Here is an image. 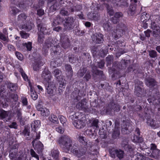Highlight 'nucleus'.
<instances>
[{
  "label": "nucleus",
  "instance_id": "nucleus-50",
  "mask_svg": "<svg viewBox=\"0 0 160 160\" xmlns=\"http://www.w3.org/2000/svg\"><path fill=\"white\" fill-rule=\"evenodd\" d=\"M135 160H145L146 157L144 156L141 153L137 152L135 155Z\"/></svg>",
  "mask_w": 160,
  "mask_h": 160
},
{
  "label": "nucleus",
  "instance_id": "nucleus-14",
  "mask_svg": "<svg viewBox=\"0 0 160 160\" xmlns=\"http://www.w3.org/2000/svg\"><path fill=\"white\" fill-rule=\"evenodd\" d=\"M32 144L35 150L38 153L42 152L43 149V144L39 141L34 139L32 142Z\"/></svg>",
  "mask_w": 160,
  "mask_h": 160
},
{
  "label": "nucleus",
  "instance_id": "nucleus-53",
  "mask_svg": "<svg viewBox=\"0 0 160 160\" xmlns=\"http://www.w3.org/2000/svg\"><path fill=\"white\" fill-rule=\"evenodd\" d=\"M149 16V14H147V13H146L145 15L144 14L142 15L141 17V20L143 22H147L149 20V18H148V16Z\"/></svg>",
  "mask_w": 160,
  "mask_h": 160
},
{
  "label": "nucleus",
  "instance_id": "nucleus-51",
  "mask_svg": "<svg viewBox=\"0 0 160 160\" xmlns=\"http://www.w3.org/2000/svg\"><path fill=\"white\" fill-rule=\"evenodd\" d=\"M113 59L112 56L109 55L106 58L107 66L111 65Z\"/></svg>",
  "mask_w": 160,
  "mask_h": 160
},
{
  "label": "nucleus",
  "instance_id": "nucleus-26",
  "mask_svg": "<svg viewBox=\"0 0 160 160\" xmlns=\"http://www.w3.org/2000/svg\"><path fill=\"white\" fill-rule=\"evenodd\" d=\"M99 122V121L98 119H94L92 120L91 122V127L93 129L96 130L97 131L98 128H99L98 125Z\"/></svg>",
  "mask_w": 160,
  "mask_h": 160
},
{
  "label": "nucleus",
  "instance_id": "nucleus-41",
  "mask_svg": "<svg viewBox=\"0 0 160 160\" xmlns=\"http://www.w3.org/2000/svg\"><path fill=\"white\" fill-rule=\"evenodd\" d=\"M133 141L135 142L141 143L143 141V139L139 136L134 135L132 139Z\"/></svg>",
  "mask_w": 160,
  "mask_h": 160
},
{
  "label": "nucleus",
  "instance_id": "nucleus-6",
  "mask_svg": "<svg viewBox=\"0 0 160 160\" xmlns=\"http://www.w3.org/2000/svg\"><path fill=\"white\" fill-rule=\"evenodd\" d=\"M109 151L110 156L112 158H115L116 157H117L121 160L124 158V152L121 149L112 148L109 149Z\"/></svg>",
  "mask_w": 160,
  "mask_h": 160
},
{
  "label": "nucleus",
  "instance_id": "nucleus-44",
  "mask_svg": "<svg viewBox=\"0 0 160 160\" xmlns=\"http://www.w3.org/2000/svg\"><path fill=\"white\" fill-rule=\"evenodd\" d=\"M96 130L92 128L91 129H88L86 131L87 134L89 136L90 138H92L96 135Z\"/></svg>",
  "mask_w": 160,
  "mask_h": 160
},
{
  "label": "nucleus",
  "instance_id": "nucleus-32",
  "mask_svg": "<svg viewBox=\"0 0 160 160\" xmlns=\"http://www.w3.org/2000/svg\"><path fill=\"white\" fill-rule=\"evenodd\" d=\"M130 61L129 60L122 59L119 64L120 66L122 67V69H125L127 67Z\"/></svg>",
  "mask_w": 160,
  "mask_h": 160
},
{
  "label": "nucleus",
  "instance_id": "nucleus-30",
  "mask_svg": "<svg viewBox=\"0 0 160 160\" xmlns=\"http://www.w3.org/2000/svg\"><path fill=\"white\" fill-rule=\"evenodd\" d=\"M22 134L25 137V139L28 140L31 138V137L30 136V130L28 128H24L22 132Z\"/></svg>",
  "mask_w": 160,
  "mask_h": 160
},
{
  "label": "nucleus",
  "instance_id": "nucleus-8",
  "mask_svg": "<svg viewBox=\"0 0 160 160\" xmlns=\"http://www.w3.org/2000/svg\"><path fill=\"white\" fill-rule=\"evenodd\" d=\"M87 103V99L84 98L76 104V108L79 110H83L86 112H91V110L88 108Z\"/></svg>",
  "mask_w": 160,
  "mask_h": 160
},
{
  "label": "nucleus",
  "instance_id": "nucleus-24",
  "mask_svg": "<svg viewBox=\"0 0 160 160\" xmlns=\"http://www.w3.org/2000/svg\"><path fill=\"white\" fill-rule=\"evenodd\" d=\"M43 65L40 59H36L33 64V70H39L40 67Z\"/></svg>",
  "mask_w": 160,
  "mask_h": 160
},
{
  "label": "nucleus",
  "instance_id": "nucleus-64",
  "mask_svg": "<svg viewBox=\"0 0 160 160\" xmlns=\"http://www.w3.org/2000/svg\"><path fill=\"white\" fill-rule=\"evenodd\" d=\"M9 127L10 128H13L15 129H18V125L16 122H13L10 125H8Z\"/></svg>",
  "mask_w": 160,
  "mask_h": 160
},
{
  "label": "nucleus",
  "instance_id": "nucleus-3",
  "mask_svg": "<svg viewBox=\"0 0 160 160\" xmlns=\"http://www.w3.org/2000/svg\"><path fill=\"white\" fill-rule=\"evenodd\" d=\"M37 27L39 32L38 33V42L42 44L43 41L44 35L51 34L52 32L49 29H47L44 27L43 23L38 19L37 20Z\"/></svg>",
  "mask_w": 160,
  "mask_h": 160
},
{
  "label": "nucleus",
  "instance_id": "nucleus-16",
  "mask_svg": "<svg viewBox=\"0 0 160 160\" xmlns=\"http://www.w3.org/2000/svg\"><path fill=\"white\" fill-rule=\"evenodd\" d=\"M74 126L77 128H83L85 126V121L82 119H78L74 121L73 122Z\"/></svg>",
  "mask_w": 160,
  "mask_h": 160
},
{
  "label": "nucleus",
  "instance_id": "nucleus-34",
  "mask_svg": "<svg viewBox=\"0 0 160 160\" xmlns=\"http://www.w3.org/2000/svg\"><path fill=\"white\" fill-rule=\"evenodd\" d=\"M68 58L69 62L72 63H74L78 60V56L72 54L68 55Z\"/></svg>",
  "mask_w": 160,
  "mask_h": 160
},
{
  "label": "nucleus",
  "instance_id": "nucleus-54",
  "mask_svg": "<svg viewBox=\"0 0 160 160\" xmlns=\"http://www.w3.org/2000/svg\"><path fill=\"white\" fill-rule=\"evenodd\" d=\"M112 74V78H119L120 77V76L119 75V71H111Z\"/></svg>",
  "mask_w": 160,
  "mask_h": 160
},
{
  "label": "nucleus",
  "instance_id": "nucleus-18",
  "mask_svg": "<svg viewBox=\"0 0 160 160\" xmlns=\"http://www.w3.org/2000/svg\"><path fill=\"white\" fill-rule=\"evenodd\" d=\"M143 90L139 86L135 87L134 94L138 97L141 98L142 97L146 96V95L143 94Z\"/></svg>",
  "mask_w": 160,
  "mask_h": 160
},
{
  "label": "nucleus",
  "instance_id": "nucleus-58",
  "mask_svg": "<svg viewBox=\"0 0 160 160\" xmlns=\"http://www.w3.org/2000/svg\"><path fill=\"white\" fill-rule=\"evenodd\" d=\"M97 100H95L93 102H91L90 105L91 107V108L90 109H92V110H94V109H93V108L92 107H93L95 108H98L99 106L98 105V104L97 103ZM91 110V109H90Z\"/></svg>",
  "mask_w": 160,
  "mask_h": 160
},
{
  "label": "nucleus",
  "instance_id": "nucleus-39",
  "mask_svg": "<svg viewBox=\"0 0 160 160\" xmlns=\"http://www.w3.org/2000/svg\"><path fill=\"white\" fill-rule=\"evenodd\" d=\"M8 115V112L2 109L0 112V119L4 120Z\"/></svg>",
  "mask_w": 160,
  "mask_h": 160
},
{
  "label": "nucleus",
  "instance_id": "nucleus-29",
  "mask_svg": "<svg viewBox=\"0 0 160 160\" xmlns=\"http://www.w3.org/2000/svg\"><path fill=\"white\" fill-rule=\"evenodd\" d=\"M123 31L122 29L121 31L117 29L116 30L115 32L114 31V33H112V35L114 36V38L115 40H117L119 38H120L123 34Z\"/></svg>",
  "mask_w": 160,
  "mask_h": 160
},
{
  "label": "nucleus",
  "instance_id": "nucleus-28",
  "mask_svg": "<svg viewBox=\"0 0 160 160\" xmlns=\"http://www.w3.org/2000/svg\"><path fill=\"white\" fill-rule=\"evenodd\" d=\"M59 152L57 149L53 148L51 151V155L55 160H58Z\"/></svg>",
  "mask_w": 160,
  "mask_h": 160
},
{
  "label": "nucleus",
  "instance_id": "nucleus-21",
  "mask_svg": "<svg viewBox=\"0 0 160 160\" xmlns=\"http://www.w3.org/2000/svg\"><path fill=\"white\" fill-rule=\"evenodd\" d=\"M28 16L24 13L19 14L17 18V21L19 23H24L26 21Z\"/></svg>",
  "mask_w": 160,
  "mask_h": 160
},
{
  "label": "nucleus",
  "instance_id": "nucleus-48",
  "mask_svg": "<svg viewBox=\"0 0 160 160\" xmlns=\"http://www.w3.org/2000/svg\"><path fill=\"white\" fill-rule=\"evenodd\" d=\"M49 120L54 123H57L58 122V119L56 115L51 114L48 118Z\"/></svg>",
  "mask_w": 160,
  "mask_h": 160
},
{
  "label": "nucleus",
  "instance_id": "nucleus-61",
  "mask_svg": "<svg viewBox=\"0 0 160 160\" xmlns=\"http://www.w3.org/2000/svg\"><path fill=\"white\" fill-rule=\"evenodd\" d=\"M100 17L99 13H93L92 14V18L93 20L98 21V20L99 19Z\"/></svg>",
  "mask_w": 160,
  "mask_h": 160
},
{
  "label": "nucleus",
  "instance_id": "nucleus-25",
  "mask_svg": "<svg viewBox=\"0 0 160 160\" xmlns=\"http://www.w3.org/2000/svg\"><path fill=\"white\" fill-rule=\"evenodd\" d=\"M40 126V121L39 120L34 121L31 124L32 129L34 131H37Z\"/></svg>",
  "mask_w": 160,
  "mask_h": 160
},
{
  "label": "nucleus",
  "instance_id": "nucleus-37",
  "mask_svg": "<svg viewBox=\"0 0 160 160\" xmlns=\"http://www.w3.org/2000/svg\"><path fill=\"white\" fill-rule=\"evenodd\" d=\"M78 139L79 142L84 146H86L88 144V141L85 137L79 135Z\"/></svg>",
  "mask_w": 160,
  "mask_h": 160
},
{
  "label": "nucleus",
  "instance_id": "nucleus-35",
  "mask_svg": "<svg viewBox=\"0 0 160 160\" xmlns=\"http://www.w3.org/2000/svg\"><path fill=\"white\" fill-rule=\"evenodd\" d=\"M7 88L12 92L16 91L18 88L17 85L16 84L10 82L8 83Z\"/></svg>",
  "mask_w": 160,
  "mask_h": 160
},
{
  "label": "nucleus",
  "instance_id": "nucleus-36",
  "mask_svg": "<svg viewBox=\"0 0 160 160\" xmlns=\"http://www.w3.org/2000/svg\"><path fill=\"white\" fill-rule=\"evenodd\" d=\"M119 128L115 126L114 129L112 132V137L114 139H116L119 136Z\"/></svg>",
  "mask_w": 160,
  "mask_h": 160
},
{
  "label": "nucleus",
  "instance_id": "nucleus-46",
  "mask_svg": "<svg viewBox=\"0 0 160 160\" xmlns=\"http://www.w3.org/2000/svg\"><path fill=\"white\" fill-rule=\"evenodd\" d=\"M110 46L109 45H108L107 46H105V49H102L101 50L100 53H102L100 55L101 57H103L106 55L107 52L108 51L109 47Z\"/></svg>",
  "mask_w": 160,
  "mask_h": 160
},
{
  "label": "nucleus",
  "instance_id": "nucleus-60",
  "mask_svg": "<svg viewBox=\"0 0 160 160\" xmlns=\"http://www.w3.org/2000/svg\"><path fill=\"white\" fill-rule=\"evenodd\" d=\"M27 154L25 153H22L17 158L16 160H26Z\"/></svg>",
  "mask_w": 160,
  "mask_h": 160
},
{
  "label": "nucleus",
  "instance_id": "nucleus-31",
  "mask_svg": "<svg viewBox=\"0 0 160 160\" xmlns=\"http://www.w3.org/2000/svg\"><path fill=\"white\" fill-rule=\"evenodd\" d=\"M136 5L135 4H131L130 6L128 11V14L131 15H133L135 12Z\"/></svg>",
  "mask_w": 160,
  "mask_h": 160
},
{
  "label": "nucleus",
  "instance_id": "nucleus-27",
  "mask_svg": "<svg viewBox=\"0 0 160 160\" xmlns=\"http://www.w3.org/2000/svg\"><path fill=\"white\" fill-rule=\"evenodd\" d=\"M146 84L148 86L153 87L156 85V82L154 79L149 78L146 79Z\"/></svg>",
  "mask_w": 160,
  "mask_h": 160
},
{
  "label": "nucleus",
  "instance_id": "nucleus-59",
  "mask_svg": "<svg viewBox=\"0 0 160 160\" xmlns=\"http://www.w3.org/2000/svg\"><path fill=\"white\" fill-rule=\"evenodd\" d=\"M31 96L32 98L34 100H36L38 98V95L36 93V92H34L33 91L32 89V88H31Z\"/></svg>",
  "mask_w": 160,
  "mask_h": 160
},
{
  "label": "nucleus",
  "instance_id": "nucleus-63",
  "mask_svg": "<svg viewBox=\"0 0 160 160\" xmlns=\"http://www.w3.org/2000/svg\"><path fill=\"white\" fill-rule=\"evenodd\" d=\"M24 46L26 47L28 51H30L32 48V43L31 42H29L28 43H25Z\"/></svg>",
  "mask_w": 160,
  "mask_h": 160
},
{
  "label": "nucleus",
  "instance_id": "nucleus-7",
  "mask_svg": "<svg viewBox=\"0 0 160 160\" xmlns=\"http://www.w3.org/2000/svg\"><path fill=\"white\" fill-rule=\"evenodd\" d=\"M60 43L62 47L64 49L69 48L70 42L68 36L65 33H62L60 35Z\"/></svg>",
  "mask_w": 160,
  "mask_h": 160
},
{
  "label": "nucleus",
  "instance_id": "nucleus-45",
  "mask_svg": "<svg viewBox=\"0 0 160 160\" xmlns=\"http://www.w3.org/2000/svg\"><path fill=\"white\" fill-rule=\"evenodd\" d=\"M18 106H16L15 107V110L16 111V113L17 114V116L18 118L22 117V109L21 108H18Z\"/></svg>",
  "mask_w": 160,
  "mask_h": 160
},
{
  "label": "nucleus",
  "instance_id": "nucleus-20",
  "mask_svg": "<svg viewBox=\"0 0 160 160\" xmlns=\"http://www.w3.org/2000/svg\"><path fill=\"white\" fill-rule=\"evenodd\" d=\"M42 77L46 82L50 81L52 77L51 73L49 71H43L42 73Z\"/></svg>",
  "mask_w": 160,
  "mask_h": 160
},
{
  "label": "nucleus",
  "instance_id": "nucleus-17",
  "mask_svg": "<svg viewBox=\"0 0 160 160\" xmlns=\"http://www.w3.org/2000/svg\"><path fill=\"white\" fill-rule=\"evenodd\" d=\"M9 100L13 106L18 100V96L16 94L11 93L9 95Z\"/></svg>",
  "mask_w": 160,
  "mask_h": 160
},
{
  "label": "nucleus",
  "instance_id": "nucleus-19",
  "mask_svg": "<svg viewBox=\"0 0 160 160\" xmlns=\"http://www.w3.org/2000/svg\"><path fill=\"white\" fill-rule=\"evenodd\" d=\"M46 89L47 90V93L49 94H52L53 93L54 86L52 84L50 85V81L44 82Z\"/></svg>",
  "mask_w": 160,
  "mask_h": 160
},
{
  "label": "nucleus",
  "instance_id": "nucleus-23",
  "mask_svg": "<svg viewBox=\"0 0 160 160\" xmlns=\"http://www.w3.org/2000/svg\"><path fill=\"white\" fill-rule=\"evenodd\" d=\"M147 123L153 129L158 128L159 127V125L156 123L155 120L152 119H148L147 120Z\"/></svg>",
  "mask_w": 160,
  "mask_h": 160
},
{
  "label": "nucleus",
  "instance_id": "nucleus-5",
  "mask_svg": "<svg viewBox=\"0 0 160 160\" xmlns=\"http://www.w3.org/2000/svg\"><path fill=\"white\" fill-rule=\"evenodd\" d=\"M123 113L121 114L122 116V124L121 128L122 132L124 133H128L132 131L133 129V126L132 124L129 122H126L125 116V115H122Z\"/></svg>",
  "mask_w": 160,
  "mask_h": 160
},
{
  "label": "nucleus",
  "instance_id": "nucleus-43",
  "mask_svg": "<svg viewBox=\"0 0 160 160\" xmlns=\"http://www.w3.org/2000/svg\"><path fill=\"white\" fill-rule=\"evenodd\" d=\"M41 114L43 116H47L50 114V112L48 109L45 107H43V108L41 109Z\"/></svg>",
  "mask_w": 160,
  "mask_h": 160
},
{
  "label": "nucleus",
  "instance_id": "nucleus-1",
  "mask_svg": "<svg viewBox=\"0 0 160 160\" xmlns=\"http://www.w3.org/2000/svg\"><path fill=\"white\" fill-rule=\"evenodd\" d=\"M53 42V39L50 37L48 38L45 41V43L47 46L48 48H49L50 47H52L51 49V55L53 57H55V58H57L58 56V58H60L63 55L62 50L61 47L59 45L52 46V44Z\"/></svg>",
  "mask_w": 160,
  "mask_h": 160
},
{
  "label": "nucleus",
  "instance_id": "nucleus-55",
  "mask_svg": "<svg viewBox=\"0 0 160 160\" xmlns=\"http://www.w3.org/2000/svg\"><path fill=\"white\" fill-rule=\"evenodd\" d=\"M150 57L152 58H155L157 56V52L154 50H152L149 52Z\"/></svg>",
  "mask_w": 160,
  "mask_h": 160
},
{
  "label": "nucleus",
  "instance_id": "nucleus-22",
  "mask_svg": "<svg viewBox=\"0 0 160 160\" xmlns=\"http://www.w3.org/2000/svg\"><path fill=\"white\" fill-rule=\"evenodd\" d=\"M128 0H119L116 3L117 6L121 8H127L129 6Z\"/></svg>",
  "mask_w": 160,
  "mask_h": 160
},
{
  "label": "nucleus",
  "instance_id": "nucleus-9",
  "mask_svg": "<svg viewBox=\"0 0 160 160\" xmlns=\"http://www.w3.org/2000/svg\"><path fill=\"white\" fill-rule=\"evenodd\" d=\"M12 3L18 7L22 10H25L28 5L26 3V0H11Z\"/></svg>",
  "mask_w": 160,
  "mask_h": 160
},
{
  "label": "nucleus",
  "instance_id": "nucleus-13",
  "mask_svg": "<svg viewBox=\"0 0 160 160\" xmlns=\"http://www.w3.org/2000/svg\"><path fill=\"white\" fill-rule=\"evenodd\" d=\"M128 139L126 138H123L121 142V147L125 151L130 152L133 151L134 148L131 145L128 144Z\"/></svg>",
  "mask_w": 160,
  "mask_h": 160
},
{
  "label": "nucleus",
  "instance_id": "nucleus-40",
  "mask_svg": "<svg viewBox=\"0 0 160 160\" xmlns=\"http://www.w3.org/2000/svg\"><path fill=\"white\" fill-rule=\"evenodd\" d=\"M18 152H14L12 150L9 151V157L10 159L12 160H16L17 155Z\"/></svg>",
  "mask_w": 160,
  "mask_h": 160
},
{
  "label": "nucleus",
  "instance_id": "nucleus-33",
  "mask_svg": "<svg viewBox=\"0 0 160 160\" xmlns=\"http://www.w3.org/2000/svg\"><path fill=\"white\" fill-rule=\"evenodd\" d=\"M57 80L58 83L59 85L58 88L59 89L62 90L63 89H64L65 87L66 83L64 82L65 80L63 79L62 78H58V79H57Z\"/></svg>",
  "mask_w": 160,
  "mask_h": 160
},
{
  "label": "nucleus",
  "instance_id": "nucleus-2",
  "mask_svg": "<svg viewBox=\"0 0 160 160\" xmlns=\"http://www.w3.org/2000/svg\"><path fill=\"white\" fill-rule=\"evenodd\" d=\"M60 147L66 152H68L72 147V142L71 138L67 135H62L58 140Z\"/></svg>",
  "mask_w": 160,
  "mask_h": 160
},
{
  "label": "nucleus",
  "instance_id": "nucleus-10",
  "mask_svg": "<svg viewBox=\"0 0 160 160\" xmlns=\"http://www.w3.org/2000/svg\"><path fill=\"white\" fill-rule=\"evenodd\" d=\"M120 110L119 105L117 103L111 101L110 102L106 109V112H109L113 111L114 112H118Z\"/></svg>",
  "mask_w": 160,
  "mask_h": 160
},
{
  "label": "nucleus",
  "instance_id": "nucleus-15",
  "mask_svg": "<svg viewBox=\"0 0 160 160\" xmlns=\"http://www.w3.org/2000/svg\"><path fill=\"white\" fill-rule=\"evenodd\" d=\"M26 22L22 24L21 26L22 28L27 31L31 30L34 26V24L32 21H27Z\"/></svg>",
  "mask_w": 160,
  "mask_h": 160
},
{
  "label": "nucleus",
  "instance_id": "nucleus-62",
  "mask_svg": "<svg viewBox=\"0 0 160 160\" xmlns=\"http://www.w3.org/2000/svg\"><path fill=\"white\" fill-rule=\"evenodd\" d=\"M30 153L32 157L36 158L37 160H39V157L38 155L32 149L30 150Z\"/></svg>",
  "mask_w": 160,
  "mask_h": 160
},
{
  "label": "nucleus",
  "instance_id": "nucleus-56",
  "mask_svg": "<svg viewBox=\"0 0 160 160\" xmlns=\"http://www.w3.org/2000/svg\"><path fill=\"white\" fill-rule=\"evenodd\" d=\"M18 144L17 143H15L12 145L10 147V150H12L14 152H18Z\"/></svg>",
  "mask_w": 160,
  "mask_h": 160
},
{
  "label": "nucleus",
  "instance_id": "nucleus-47",
  "mask_svg": "<svg viewBox=\"0 0 160 160\" xmlns=\"http://www.w3.org/2000/svg\"><path fill=\"white\" fill-rule=\"evenodd\" d=\"M152 154L154 158H158L160 157V151L158 149L152 150Z\"/></svg>",
  "mask_w": 160,
  "mask_h": 160
},
{
  "label": "nucleus",
  "instance_id": "nucleus-4",
  "mask_svg": "<svg viewBox=\"0 0 160 160\" xmlns=\"http://www.w3.org/2000/svg\"><path fill=\"white\" fill-rule=\"evenodd\" d=\"M71 152L78 158V160H88V156L86 155L87 148L86 147H81L79 148L72 147L71 149Z\"/></svg>",
  "mask_w": 160,
  "mask_h": 160
},
{
  "label": "nucleus",
  "instance_id": "nucleus-38",
  "mask_svg": "<svg viewBox=\"0 0 160 160\" xmlns=\"http://www.w3.org/2000/svg\"><path fill=\"white\" fill-rule=\"evenodd\" d=\"M11 8L10 13L12 16H15L20 12V10L16 7L11 6Z\"/></svg>",
  "mask_w": 160,
  "mask_h": 160
},
{
  "label": "nucleus",
  "instance_id": "nucleus-57",
  "mask_svg": "<svg viewBox=\"0 0 160 160\" xmlns=\"http://www.w3.org/2000/svg\"><path fill=\"white\" fill-rule=\"evenodd\" d=\"M107 12L110 16H113L114 13V10L112 8H111L109 6H108L107 8Z\"/></svg>",
  "mask_w": 160,
  "mask_h": 160
},
{
  "label": "nucleus",
  "instance_id": "nucleus-52",
  "mask_svg": "<svg viewBox=\"0 0 160 160\" xmlns=\"http://www.w3.org/2000/svg\"><path fill=\"white\" fill-rule=\"evenodd\" d=\"M8 36H7L3 34L1 32H0V41L8 42Z\"/></svg>",
  "mask_w": 160,
  "mask_h": 160
},
{
  "label": "nucleus",
  "instance_id": "nucleus-49",
  "mask_svg": "<svg viewBox=\"0 0 160 160\" xmlns=\"http://www.w3.org/2000/svg\"><path fill=\"white\" fill-rule=\"evenodd\" d=\"M153 36L157 39L160 38V30L159 28L155 29L153 31Z\"/></svg>",
  "mask_w": 160,
  "mask_h": 160
},
{
  "label": "nucleus",
  "instance_id": "nucleus-12",
  "mask_svg": "<svg viewBox=\"0 0 160 160\" xmlns=\"http://www.w3.org/2000/svg\"><path fill=\"white\" fill-rule=\"evenodd\" d=\"M93 41L96 44H101L104 41L103 35L100 32L95 33L92 37Z\"/></svg>",
  "mask_w": 160,
  "mask_h": 160
},
{
  "label": "nucleus",
  "instance_id": "nucleus-11",
  "mask_svg": "<svg viewBox=\"0 0 160 160\" xmlns=\"http://www.w3.org/2000/svg\"><path fill=\"white\" fill-rule=\"evenodd\" d=\"M73 18L72 17H68L65 18L64 25L67 30H71L74 27Z\"/></svg>",
  "mask_w": 160,
  "mask_h": 160
},
{
  "label": "nucleus",
  "instance_id": "nucleus-42",
  "mask_svg": "<svg viewBox=\"0 0 160 160\" xmlns=\"http://www.w3.org/2000/svg\"><path fill=\"white\" fill-rule=\"evenodd\" d=\"M104 30L108 31H110L111 29V24L108 22H106L103 24L102 26Z\"/></svg>",
  "mask_w": 160,
  "mask_h": 160
}]
</instances>
